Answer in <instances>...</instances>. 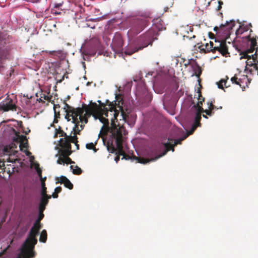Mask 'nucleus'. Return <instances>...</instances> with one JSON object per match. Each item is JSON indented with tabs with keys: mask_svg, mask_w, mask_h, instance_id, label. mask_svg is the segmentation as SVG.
<instances>
[{
	"mask_svg": "<svg viewBox=\"0 0 258 258\" xmlns=\"http://www.w3.org/2000/svg\"><path fill=\"white\" fill-rule=\"evenodd\" d=\"M56 180H57V181H56V183H60L61 184H63L64 186L68 188L69 189H73V184L66 176H61L59 178H57Z\"/></svg>",
	"mask_w": 258,
	"mask_h": 258,
	"instance_id": "18",
	"label": "nucleus"
},
{
	"mask_svg": "<svg viewBox=\"0 0 258 258\" xmlns=\"http://www.w3.org/2000/svg\"><path fill=\"white\" fill-rule=\"evenodd\" d=\"M55 131L56 132L54 136V138H56L58 135H59V137H64V138L60 139L59 141V145L60 148H64L61 151L62 155L71 154L72 151L71 150V145L69 144V139L70 137L72 136V133L70 135H68L67 133L61 130L60 126H59L58 129L56 128Z\"/></svg>",
	"mask_w": 258,
	"mask_h": 258,
	"instance_id": "7",
	"label": "nucleus"
},
{
	"mask_svg": "<svg viewBox=\"0 0 258 258\" xmlns=\"http://www.w3.org/2000/svg\"><path fill=\"white\" fill-rule=\"evenodd\" d=\"M150 19L149 16L147 15H141L131 19L130 20V29L128 34L133 37L139 34L149 25Z\"/></svg>",
	"mask_w": 258,
	"mask_h": 258,
	"instance_id": "6",
	"label": "nucleus"
},
{
	"mask_svg": "<svg viewBox=\"0 0 258 258\" xmlns=\"http://www.w3.org/2000/svg\"><path fill=\"white\" fill-rule=\"evenodd\" d=\"M151 27H154V29L157 31L158 34L159 31L165 29L164 26V23L160 18L153 19V25Z\"/></svg>",
	"mask_w": 258,
	"mask_h": 258,
	"instance_id": "15",
	"label": "nucleus"
},
{
	"mask_svg": "<svg viewBox=\"0 0 258 258\" xmlns=\"http://www.w3.org/2000/svg\"><path fill=\"white\" fill-rule=\"evenodd\" d=\"M229 79V78L227 76L225 77V79H222L220 81H219L217 83L218 87L219 89H224V86L225 87V88H228L230 86L229 85H227V80Z\"/></svg>",
	"mask_w": 258,
	"mask_h": 258,
	"instance_id": "20",
	"label": "nucleus"
},
{
	"mask_svg": "<svg viewBox=\"0 0 258 258\" xmlns=\"http://www.w3.org/2000/svg\"><path fill=\"white\" fill-rule=\"evenodd\" d=\"M47 238V234L46 230H43L40 234L39 241L41 242H46Z\"/></svg>",
	"mask_w": 258,
	"mask_h": 258,
	"instance_id": "24",
	"label": "nucleus"
},
{
	"mask_svg": "<svg viewBox=\"0 0 258 258\" xmlns=\"http://www.w3.org/2000/svg\"><path fill=\"white\" fill-rule=\"evenodd\" d=\"M235 26V21L234 20H231L229 22L227 21L225 24H222L219 27L216 26L214 28L215 31H217L220 28L222 29L225 28V31H230L233 27Z\"/></svg>",
	"mask_w": 258,
	"mask_h": 258,
	"instance_id": "17",
	"label": "nucleus"
},
{
	"mask_svg": "<svg viewBox=\"0 0 258 258\" xmlns=\"http://www.w3.org/2000/svg\"><path fill=\"white\" fill-rule=\"evenodd\" d=\"M69 98H70V96H68V97H67V99H69Z\"/></svg>",
	"mask_w": 258,
	"mask_h": 258,
	"instance_id": "60",
	"label": "nucleus"
},
{
	"mask_svg": "<svg viewBox=\"0 0 258 258\" xmlns=\"http://www.w3.org/2000/svg\"><path fill=\"white\" fill-rule=\"evenodd\" d=\"M49 53L51 54H56V51H50Z\"/></svg>",
	"mask_w": 258,
	"mask_h": 258,
	"instance_id": "52",
	"label": "nucleus"
},
{
	"mask_svg": "<svg viewBox=\"0 0 258 258\" xmlns=\"http://www.w3.org/2000/svg\"><path fill=\"white\" fill-rule=\"evenodd\" d=\"M0 110L4 111L16 110V105L12 99L7 97L0 103Z\"/></svg>",
	"mask_w": 258,
	"mask_h": 258,
	"instance_id": "11",
	"label": "nucleus"
},
{
	"mask_svg": "<svg viewBox=\"0 0 258 258\" xmlns=\"http://www.w3.org/2000/svg\"><path fill=\"white\" fill-rule=\"evenodd\" d=\"M204 100H205L204 98H203L202 100H199L198 103L194 105V107L195 108H196L197 109V110L200 109V107H202L201 105H202L203 102L204 101Z\"/></svg>",
	"mask_w": 258,
	"mask_h": 258,
	"instance_id": "37",
	"label": "nucleus"
},
{
	"mask_svg": "<svg viewBox=\"0 0 258 258\" xmlns=\"http://www.w3.org/2000/svg\"><path fill=\"white\" fill-rule=\"evenodd\" d=\"M231 81L233 84L239 85L240 87L242 86V79H238L235 75L231 78Z\"/></svg>",
	"mask_w": 258,
	"mask_h": 258,
	"instance_id": "26",
	"label": "nucleus"
},
{
	"mask_svg": "<svg viewBox=\"0 0 258 258\" xmlns=\"http://www.w3.org/2000/svg\"><path fill=\"white\" fill-rule=\"evenodd\" d=\"M108 115H109L108 117H105L106 118H109L108 125V126H104V125H103L102 127V129L101 130L100 134H102L103 135L106 134L107 133V131H109V130H110V137L111 138V140L107 142V150L109 152H110L111 153H114L115 152V153H116L117 152V147L115 148L114 147V145H113V142H114V143L115 144H116V143H115V139L112 137V134L111 132V130L113 126L112 124V121L110 119L111 116H110V112L109 111L108 112ZM116 146H117L116 145Z\"/></svg>",
	"mask_w": 258,
	"mask_h": 258,
	"instance_id": "9",
	"label": "nucleus"
},
{
	"mask_svg": "<svg viewBox=\"0 0 258 258\" xmlns=\"http://www.w3.org/2000/svg\"><path fill=\"white\" fill-rule=\"evenodd\" d=\"M198 96V100H202V98H203L202 96L201 92L200 90H198L197 92Z\"/></svg>",
	"mask_w": 258,
	"mask_h": 258,
	"instance_id": "44",
	"label": "nucleus"
},
{
	"mask_svg": "<svg viewBox=\"0 0 258 258\" xmlns=\"http://www.w3.org/2000/svg\"><path fill=\"white\" fill-rule=\"evenodd\" d=\"M30 130H29V131H28V132H26V131H24H24H23V133H25V134H28V133L29 132H30Z\"/></svg>",
	"mask_w": 258,
	"mask_h": 258,
	"instance_id": "54",
	"label": "nucleus"
},
{
	"mask_svg": "<svg viewBox=\"0 0 258 258\" xmlns=\"http://www.w3.org/2000/svg\"><path fill=\"white\" fill-rule=\"evenodd\" d=\"M34 249H30V251L33 252L34 256H32L31 253H30V252L28 253L26 255H24L23 253L22 252V248H21V252L19 253L18 255L17 256V258H33L35 256V252L33 250Z\"/></svg>",
	"mask_w": 258,
	"mask_h": 258,
	"instance_id": "21",
	"label": "nucleus"
},
{
	"mask_svg": "<svg viewBox=\"0 0 258 258\" xmlns=\"http://www.w3.org/2000/svg\"><path fill=\"white\" fill-rule=\"evenodd\" d=\"M116 155H116V156L115 157L114 160H115V162L117 163V162H118V161L119 160V159H120L119 156H120V155H118V154H116Z\"/></svg>",
	"mask_w": 258,
	"mask_h": 258,
	"instance_id": "47",
	"label": "nucleus"
},
{
	"mask_svg": "<svg viewBox=\"0 0 258 258\" xmlns=\"http://www.w3.org/2000/svg\"><path fill=\"white\" fill-rule=\"evenodd\" d=\"M57 164H62L65 163V157L61 156L60 155L59 157L58 158L57 161Z\"/></svg>",
	"mask_w": 258,
	"mask_h": 258,
	"instance_id": "40",
	"label": "nucleus"
},
{
	"mask_svg": "<svg viewBox=\"0 0 258 258\" xmlns=\"http://www.w3.org/2000/svg\"><path fill=\"white\" fill-rule=\"evenodd\" d=\"M51 197V196H49L48 197L42 196L41 200H40V204L44 205L46 206L48 203L49 199H50Z\"/></svg>",
	"mask_w": 258,
	"mask_h": 258,
	"instance_id": "30",
	"label": "nucleus"
},
{
	"mask_svg": "<svg viewBox=\"0 0 258 258\" xmlns=\"http://www.w3.org/2000/svg\"><path fill=\"white\" fill-rule=\"evenodd\" d=\"M252 27V25L251 23L248 24L246 26H240L239 29L237 31V33H239L241 34V33H243L244 31H248L249 27Z\"/></svg>",
	"mask_w": 258,
	"mask_h": 258,
	"instance_id": "29",
	"label": "nucleus"
},
{
	"mask_svg": "<svg viewBox=\"0 0 258 258\" xmlns=\"http://www.w3.org/2000/svg\"><path fill=\"white\" fill-rule=\"evenodd\" d=\"M63 149H64L63 148H61L58 150V153L61 155V156L65 157V163H66L67 164L74 163L75 162L74 161H73L72 160V159L69 157L71 154H69V155H62V152H61V151Z\"/></svg>",
	"mask_w": 258,
	"mask_h": 258,
	"instance_id": "22",
	"label": "nucleus"
},
{
	"mask_svg": "<svg viewBox=\"0 0 258 258\" xmlns=\"http://www.w3.org/2000/svg\"><path fill=\"white\" fill-rule=\"evenodd\" d=\"M11 48L10 46H6L5 48L0 49V58L3 59L7 58L9 55Z\"/></svg>",
	"mask_w": 258,
	"mask_h": 258,
	"instance_id": "19",
	"label": "nucleus"
},
{
	"mask_svg": "<svg viewBox=\"0 0 258 258\" xmlns=\"http://www.w3.org/2000/svg\"><path fill=\"white\" fill-rule=\"evenodd\" d=\"M44 217V215L43 214V212H39L38 216L37 217V219L36 220V221L35 222L38 223H41L40 222L43 219Z\"/></svg>",
	"mask_w": 258,
	"mask_h": 258,
	"instance_id": "36",
	"label": "nucleus"
},
{
	"mask_svg": "<svg viewBox=\"0 0 258 258\" xmlns=\"http://www.w3.org/2000/svg\"><path fill=\"white\" fill-rule=\"evenodd\" d=\"M46 206L44 205H42L39 204V212H43L45 209Z\"/></svg>",
	"mask_w": 258,
	"mask_h": 258,
	"instance_id": "41",
	"label": "nucleus"
},
{
	"mask_svg": "<svg viewBox=\"0 0 258 258\" xmlns=\"http://www.w3.org/2000/svg\"><path fill=\"white\" fill-rule=\"evenodd\" d=\"M218 4H219V5L217 8V11L221 10V9L222 8V5L223 4V3L222 1H218Z\"/></svg>",
	"mask_w": 258,
	"mask_h": 258,
	"instance_id": "43",
	"label": "nucleus"
},
{
	"mask_svg": "<svg viewBox=\"0 0 258 258\" xmlns=\"http://www.w3.org/2000/svg\"><path fill=\"white\" fill-rule=\"evenodd\" d=\"M61 6V4H57L55 5L54 8L53 9H57L60 6Z\"/></svg>",
	"mask_w": 258,
	"mask_h": 258,
	"instance_id": "49",
	"label": "nucleus"
},
{
	"mask_svg": "<svg viewBox=\"0 0 258 258\" xmlns=\"http://www.w3.org/2000/svg\"><path fill=\"white\" fill-rule=\"evenodd\" d=\"M78 138L77 136L73 135L71 137H70L69 139V144L71 145V143H74L75 146H76V149H79V145L78 144Z\"/></svg>",
	"mask_w": 258,
	"mask_h": 258,
	"instance_id": "23",
	"label": "nucleus"
},
{
	"mask_svg": "<svg viewBox=\"0 0 258 258\" xmlns=\"http://www.w3.org/2000/svg\"><path fill=\"white\" fill-rule=\"evenodd\" d=\"M52 196L53 198H58V193L55 192V191H54V192L53 193Z\"/></svg>",
	"mask_w": 258,
	"mask_h": 258,
	"instance_id": "48",
	"label": "nucleus"
},
{
	"mask_svg": "<svg viewBox=\"0 0 258 258\" xmlns=\"http://www.w3.org/2000/svg\"><path fill=\"white\" fill-rule=\"evenodd\" d=\"M203 117H204L205 118H208V117L207 116V115L203 114Z\"/></svg>",
	"mask_w": 258,
	"mask_h": 258,
	"instance_id": "56",
	"label": "nucleus"
},
{
	"mask_svg": "<svg viewBox=\"0 0 258 258\" xmlns=\"http://www.w3.org/2000/svg\"><path fill=\"white\" fill-rule=\"evenodd\" d=\"M72 119V122L75 124V126L73 127V131L74 132V135L77 136V134L80 135V132L82 131L81 128L79 127L80 125V122L81 123H85V122L83 121V122L81 121L80 119H79V116H76L75 117H73L71 118V120Z\"/></svg>",
	"mask_w": 258,
	"mask_h": 258,
	"instance_id": "16",
	"label": "nucleus"
},
{
	"mask_svg": "<svg viewBox=\"0 0 258 258\" xmlns=\"http://www.w3.org/2000/svg\"><path fill=\"white\" fill-rule=\"evenodd\" d=\"M41 228L42 225L41 223H38L35 222L31 229H32V230H33L34 231H36L37 233L38 234Z\"/></svg>",
	"mask_w": 258,
	"mask_h": 258,
	"instance_id": "27",
	"label": "nucleus"
},
{
	"mask_svg": "<svg viewBox=\"0 0 258 258\" xmlns=\"http://www.w3.org/2000/svg\"><path fill=\"white\" fill-rule=\"evenodd\" d=\"M63 79H64V76H63L61 79H60L59 80H58L57 82H58V83L61 82L63 80Z\"/></svg>",
	"mask_w": 258,
	"mask_h": 258,
	"instance_id": "53",
	"label": "nucleus"
},
{
	"mask_svg": "<svg viewBox=\"0 0 258 258\" xmlns=\"http://www.w3.org/2000/svg\"><path fill=\"white\" fill-rule=\"evenodd\" d=\"M17 136L19 137L20 140L21 141H24L25 140H26V136H24V135H21V136H18L17 135Z\"/></svg>",
	"mask_w": 258,
	"mask_h": 258,
	"instance_id": "46",
	"label": "nucleus"
},
{
	"mask_svg": "<svg viewBox=\"0 0 258 258\" xmlns=\"http://www.w3.org/2000/svg\"><path fill=\"white\" fill-rule=\"evenodd\" d=\"M214 101H211L210 102H208L207 104L209 105L208 108L212 110V111H214V110H217L220 109H221L222 108V106H220L219 107H216L215 105L213 104Z\"/></svg>",
	"mask_w": 258,
	"mask_h": 258,
	"instance_id": "32",
	"label": "nucleus"
},
{
	"mask_svg": "<svg viewBox=\"0 0 258 258\" xmlns=\"http://www.w3.org/2000/svg\"><path fill=\"white\" fill-rule=\"evenodd\" d=\"M84 126H85V125L83 124V123H82L81 124H80L79 127L81 128V130H83V128H84Z\"/></svg>",
	"mask_w": 258,
	"mask_h": 258,
	"instance_id": "51",
	"label": "nucleus"
},
{
	"mask_svg": "<svg viewBox=\"0 0 258 258\" xmlns=\"http://www.w3.org/2000/svg\"><path fill=\"white\" fill-rule=\"evenodd\" d=\"M59 105H56V104H54V106H53V110H54V120H53V123H57L58 122V120H57V117H56V108H57V107L58 108H59Z\"/></svg>",
	"mask_w": 258,
	"mask_h": 258,
	"instance_id": "39",
	"label": "nucleus"
},
{
	"mask_svg": "<svg viewBox=\"0 0 258 258\" xmlns=\"http://www.w3.org/2000/svg\"><path fill=\"white\" fill-rule=\"evenodd\" d=\"M70 168L72 170V172L74 174L80 175L82 173V169L78 166H75L74 168V166L71 165Z\"/></svg>",
	"mask_w": 258,
	"mask_h": 258,
	"instance_id": "25",
	"label": "nucleus"
},
{
	"mask_svg": "<svg viewBox=\"0 0 258 258\" xmlns=\"http://www.w3.org/2000/svg\"><path fill=\"white\" fill-rule=\"evenodd\" d=\"M86 147L87 149L93 150L95 152L97 151V149L95 148V145L93 143L87 144Z\"/></svg>",
	"mask_w": 258,
	"mask_h": 258,
	"instance_id": "35",
	"label": "nucleus"
},
{
	"mask_svg": "<svg viewBox=\"0 0 258 258\" xmlns=\"http://www.w3.org/2000/svg\"><path fill=\"white\" fill-rule=\"evenodd\" d=\"M168 141H172L173 140H170L169 139H168Z\"/></svg>",
	"mask_w": 258,
	"mask_h": 258,
	"instance_id": "59",
	"label": "nucleus"
},
{
	"mask_svg": "<svg viewBox=\"0 0 258 258\" xmlns=\"http://www.w3.org/2000/svg\"><path fill=\"white\" fill-rule=\"evenodd\" d=\"M255 71H257V75H258V66H257V69Z\"/></svg>",
	"mask_w": 258,
	"mask_h": 258,
	"instance_id": "57",
	"label": "nucleus"
},
{
	"mask_svg": "<svg viewBox=\"0 0 258 258\" xmlns=\"http://www.w3.org/2000/svg\"><path fill=\"white\" fill-rule=\"evenodd\" d=\"M51 13L56 15H60L61 12L60 11H58L56 10V9H51Z\"/></svg>",
	"mask_w": 258,
	"mask_h": 258,
	"instance_id": "42",
	"label": "nucleus"
},
{
	"mask_svg": "<svg viewBox=\"0 0 258 258\" xmlns=\"http://www.w3.org/2000/svg\"><path fill=\"white\" fill-rule=\"evenodd\" d=\"M61 187L60 186H58L55 188L54 191H55V192L58 194L61 191Z\"/></svg>",
	"mask_w": 258,
	"mask_h": 258,
	"instance_id": "45",
	"label": "nucleus"
},
{
	"mask_svg": "<svg viewBox=\"0 0 258 258\" xmlns=\"http://www.w3.org/2000/svg\"><path fill=\"white\" fill-rule=\"evenodd\" d=\"M35 168L36 169L37 174H38L39 177L40 178L41 181H42V180H45L46 179V177H45L44 178H42V171H41V169L39 167V164H37L36 165Z\"/></svg>",
	"mask_w": 258,
	"mask_h": 258,
	"instance_id": "33",
	"label": "nucleus"
},
{
	"mask_svg": "<svg viewBox=\"0 0 258 258\" xmlns=\"http://www.w3.org/2000/svg\"><path fill=\"white\" fill-rule=\"evenodd\" d=\"M247 45L249 48L242 52L240 59L247 58L246 69L252 74L253 71L257 69V45L255 38H251L250 35L247 37Z\"/></svg>",
	"mask_w": 258,
	"mask_h": 258,
	"instance_id": "2",
	"label": "nucleus"
},
{
	"mask_svg": "<svg viewBox=\"0 0 258 258\" xmlns=\"http://www.w3.org/2000/svg\"><path fill=\"white\" fill-rule=\"evenodd\" d=\"M37 235V232L34 231L31 228L29 233V237L22 245V252L24 255H26L28 254L30 252V249L34 248L35 245L37 243V239L36 238ZM33 253V252H31L32 256H34Z\"/></svg>",
	"mask_w": 258,
	"mask_h": 258,
	"instance_id": "8",
	"label": "nucleus"
},
{
	"mask_svg": "<svg viewBox=\"0 0 258 258\" xmlns=\"http://www.w3.org/2000/svg\"><path fill=\"white\" fill-rule=\"evenodd\" d=\"M110 120L112 121L113 128L111 130L112 137L115 139L116 145H117V152L116 154L122 156V159L129 160L131 158V156L125 153L123 149L122 138L123 135H125V130L123 126L116 125L115 123V120H117V117L115 118H113V115H110Z\"/></svg>",
	"mask_w": 258,
	"mask_h": 258,
	"instance_id": "4",
	"label": "nucleus"
},
{
	"mask_svg": "<svg viewBox=\"0 0 258 258\" xmlns=\"http://www.w3.org/2000/svg\"><path fill=\"white\" fill-rule=\"evenodd\" d=\"M112 50L115 53L121 52L123 50V40L119 33H115L111 44Z\"/></svg>",
	"mask_w": 258,
	"mask_h": 258,
	"instance_id": "10",
	"label": "nucleus"
},
{
	"mask_svg": "<svg viewBox=\"0 0 258 258\" xmlns=\"http://www.w3.org/2000/svg\"><path fill=\"white\" fill-rule=\"evenodd\" d=\"M56 117L57 118H59L60 117V113H59V111H57V110H56Z\"/></svg>",
	"mask_w": 258,
	"mask_h": 258,
	"instance_id": "50",
	"label": "nucleus"
},
{
	"mask_svg": "<svg viewBox=\"0 0 258 258\" xmlns=\"http://www.w3.org/2000/svg\"><path fill=\"white\" fill-rule=\"evenodd\" d=\"M203 110V107H200V109H198L197 111L196 116L195 118V121L190 128V130L188 132V135H192L197 128L198 126H200L201 124L200 122L201 119V113H202V111Z\"/></svg>",
	"mask_w": 258,
	"mask_h": 258,
	"instance_id": "12",
	"label": "nucleus"
},
{
	"mask_svg": "<svg viewBox=\"0 0 258 258\" xmlns=\"http://www.w3.org/2000/svg\"><path fill=\"white\" fill-rule=\"evenodd\" d=\"M44 98L46 100H48V98H49V97L48 96H45V97H44Z\"/></svg>",
	"mask_w": 258,
	"mask_h": 258,
	"instance_id": "55",
	"label": "nucleus"
},
{
	"mask_svg": "<svg viewBox=\"0 0 258 258\" xmlns=\"http://www.w3.org/2000/svg\"><path fill=\"white\" fill-rule=\"evenodd\" d=\"M218 45L215 44L214 48L215 52L216 51H219L223 56H225L227 54H228V46H227L225 40H222L218 41Z\"/></svg>",
	"mask_w": 258,
	"mask_h": 258,
	"instance_id": "13",
	"label": "nucleus"
},
{
	"mask_svg": "<svg viewBox=\"0 0 258 258\" xmlns=\"http://www.w3.org/2000/svg\"><path fill=\"white\" fill-rule=\"evenodd\" d=\"M198 43V48L200 50V52L204 53H208L210 52H215L214 43L212 41H210L209 43H206L205 44H201Z\"/></svg>",
	"mask_w": 258,
	"mask_h": 258,
	"instance_id": "14",
	"label": "nucleus"
},
{
	"mask_svg": "<svg viewBox=\"0 0 258 258\" xmlns=\"http://www.w3.org/2000/svg\"><path fill=\"white\" fill-rule=\"evenodd\" d=\"M203 112L205 113L206 114V115L210 116H212L214 113V111H212V110H211L210 109H209V108H208V109L204 110L203 109V110L202 111V113Z\"/></svg>",
	"mask_w": 258,
	"mask_h": 258,
	"instance_id": "38",
	"label": "nucleus"
},
{
	"mask_svg": "<svg viewBox=\"0 0 258 258\" xmlns=\"http://www.w3.org/2000/svg\"><path fill=\"white\" fill-rule=\"evenodd\" d=\"M2 40L1 39H0V43H2Z\"/></svg>",
	"mask_w": 258,
	"mask_h": 258,
	"instance_id": "58",
	"label": "nucleus"
},
{
	"mask_svg": "<svg viewBox=\"0 0 258 258\" xmlns=\"http://www.w3.org/2000/svg\"><path fill=\"white\" fill-rule=\"evenodd\" d=\"M41 182V186H42V190H41V196H45L48 197L50 195H47V191H46V187L45 186V180H42Z\"/></svg>",
	"mask_w": 258,
	"mask_h": 258,
	"instance_id": "31",
	"label": "nucleus"
},
{
	"mask_svg": "<svg viewBox=\"0 0 258 258\" xmlns=\"http://www.w3.org/2000/svg\"><path fill=\"white\" fill-rule=\"evenodd\" d=\"M196 76L199 78L202 74V70L200 67L199 65H197L196 68L195 69Z\"/></svg>",
	"mask_w": 258,
	"mask_h": 258,
	"instance_id": "34",
	"label": "nucleus"
},
{
	"mask_svg": "<svg viewBox=\"0 0 258 258\" xmlns=\"http://www.w3.org/2000/svg\"><path fill=\"white\" fill-rule=\"evenodd\" d=\"M115 99L116 100L113 101H110L107 99L105 102H102L99 100L97 101L98 104L90 101L88 105L83 104L82 107L76 108L69 105L64 100V109L66 112L65 118L69 121L71 118L79 116L81 121H84L87 123L88 118L93 116L95 119H99L100 122L104 123V126H108L109 118H106L105 117L109 116V111L110 112V115H113L114 118H115V116L118 115L119 112H121L123 119L126 116L122 107L123 100L121 95H116Z\"/></svg>",
	"mask_w": 258,
	"mask_h": 258,
	"instance_id": "1",
	"label": "nucleus"
},
{
	"mask_svg": "<svg viewBox=\"0 0 258 258\" xmlns=\"http://www.w3.org/2000/svg\"><path fill=\"white\" fill-rule=\"evenodd\" d=\"M188 136V135L187 134L185 137L183 138L174 140L173 144L170 142L163 143V146L164 147V149L161 153H160V152L163 149V147L161 146H160L157 149L153 151V154L155 155L154 157H152L150 159H147L144 158L135 157V158L138 160V162L142 164H146L151 161H154L165 155L169 150H171L172 152H173L174 151V147L178 144H180L182 141L184 140Z\"/></svg>",
	"mask_w": 258,
	"mask_h": 258,
	"instance_id": "5",
	"label": "nucleus"
},
{
	"mask_svg": "<svg viewBox=\"0 0 258 258\" xmlns=\"http://www.w3.org/2000/svg\"><path fill=\"white\" fill-rule=\"evenodd\" d=\"M158 34L157 31L151 27L145 33L139 36L136 40V43L131 50H126L125 53L132 55L134 53L143 49L148 45H152L153 42L157 39Z\"/></svg>",
	"mask_w": 258,
	"mask_h": 258,
	"instance_id": "3",
	"label": "nucleus"
},
{
	"mask_svg": "<svg viewBox=\"0 0 258 258\" xmlns=\"http://www.w3.org/2000/svg\"><path fill=\"white\" fill-rule=\"evenodd\" d=\"M41 228L42 225L41 223H38L35 222L31 229H32V230H33L34 231H36L37 233L38 234Z\"/></svg>",
	"mask_w": 258,
	"mask_h": 258,
	"instance_id": "28",
	"label": "nucleus"
}]
</instances>
